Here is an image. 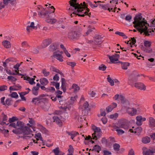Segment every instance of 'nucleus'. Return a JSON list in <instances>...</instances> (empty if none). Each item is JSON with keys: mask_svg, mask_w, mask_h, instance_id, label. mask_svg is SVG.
Listing matches in <instances>:
<instances>
[{"mask_svg": "<svg viewBox=\"0 0 155 155\" xmlns=\"http://www.w3.org/2000/svg\"><path fill=\"white\" fill-rule=\"evenodd\" d=\"M134 21L133 23V26L139 32L140 34L143 33V35L146 36H149L151 31L148 29V26H149L147 20L144 18H143L141 14L139 13L134 18Z\"/></svg>", "mask_w": 155, "mask_h": 155, "instance_id": "obj_1", "label": "nucleus"}, {"mask_svg": "<svg viewBox=\"0 0 155 155\" xmlns=\"http://www.w3.org/2000/svg\"><path fill=\"white\" fill-rule=\"evenodd\" d=\"M81 35L80 30H71L68 34V38L71 40L75 41L78 39Z\"/></svg>", "mask_w": 155, "mask_h": 155, "instance_id": "obj_2", "label": "nucleus"}, {"mask_svg": "<svg viewBox=\"0 0 155 155\" xmlns=\"http://www.w3.org/2000/svg\"><path fill=\"white\" fill-rule=\"evenodd\" d=\"M76 1L77 0H74V1L72 2L71 1L69 2L71 6H72L74 9H77L76 11H74L72 13L73 14L76 15L77 12H83V10H81V9L82 8V7L83 6L82 3H81L79 4L78 3H76Z\"/></svg>", "mask_w": 155, "mask_h": 155, "instance_id": "obj_3", "label": "nucleus"}, {"mask_svg": "<svg viewBox=\"0 0 155 155\" xmlns=\"http://www.w3.org/2000/svg\"><path fill=\"white\" fill-rule=\"evenodd\" d=\"M20 129L18 128L17 129H13L12 132L17 134H20L23 133L24 134L28 135L31 132V129L29 127H26L24 128Z\"/></svg>", "mask_w": 155, "mask_h": 155, "instance_id": "obj_4", "label": "nucleus"}, {"mask_svg": "<svg viewBox=\"0 0 155 155\" xmlns=\"http://www.w3.org/2000/svg\"><path fill=\"white\" fill-rule=\"evenodd\" d=\"M92 129L94 132L92 134V139L97 140L100 137L99 134L101 133V129L99 127L93 125H92Z\"/></svg>", "mask_w": 155, "mask_h": 155, "instance_id": "obj_5", "label": "nucleus"}, {"mask_svg": "<svg viewBox=\"0 0 155 155\" xmlns=\"http://www.w3.org/2000/svg\"><path fill=\"white\" fill-rule=\"evenodd\" d=\"M83 5L82 4L83 6L82 7V9L81 10H83V12L79 13L80 14L77 13L76 15H78L79 16L84 17L85 15H87L89 17H90V15L91 14V13H88V12H89V9L87 8L86 5V3L85 2H83Z\"/></svg>", "mask_w": 155, "mask_h": 155, "instance_id": "obj_6", "label": "nucleus"}, {"mask_svg": "<svg viewBox=\"0 0 155 155\" xmlns=\"http://www.w3.org/2000/svg\"><path fill=\"white\" fill-rule=\"evenodd\" d=\"M89 104L87 101H86L83 104L82 107V113L84 115H87L88 113L90 110V108L89 107Z\"/></svg>", "mask_w": 155, "mask_h": 155, "instance_id": "obj_7", "label": "nucleus"}, {"mask_svg": "<svg viewBox=\"0 0 155 155\" xmlns=\"http://www.w3.org/2000/svg\"><path fill=\"white\" fill-rule=\"evenodd\" d=\"M134 86L138 89L141 90L145 91L146 89V86L142 83H135Z\"/></svg>", "mask_w": 155, "mask_h": 155, "instance_id": "obj_8", "label": "nucleus"}, {"mask_svg": "<svg viewBox=\"0 0 155 155\" xmlns=\"http://www.w3.org/2000/svg\"><path fill=\"white\" fill-rule=\"evenodd\" d=\"M110 61L113 63H115V62L118 61V58L119 57V55L118 54H115L112 56H108Z\"/></svg>", "mask_w": 155, "mask_h": 155, "instance_id": "obj_9", "label": "nucleus"}, {"mask_svg": "<svg viewBox=\"0 0 155 155\" xmlns=\"http://www.w3.org/2000/svg\"><path fill=\"white\" fill-rule=\"evenodd\" d=\"M127 111V113L131 116L135 115L137 112L136 109L134 108L128 107Z\"/></svg>", "mask_w": 155, "mask_h": 155, "instance_id": "obj_10", "label": "nucleus"}, {"mask_svg": "<svg viewBox=\"0 0 155 155\" xmlns=\"http://www.w3.org/2000/svg\"><path fill=\"white\" fill-rule=\"evenodd\" d=\"M61 88L63 92H64L66 90L67 83L65 80L64 78H61Z\"/></svg>", "mask_w": 155, "mask_h": 155, "instance_id": "obj_11", "label": "nucleus"}, {"mask_svg": "<svg viewBox=\"0 0 155 155\" xmlns=\"http://www.w3.org/2000/svg\"><path fill=\"white\" fill-rule=\"evenodd\" d=\"M102 42V38L101 36L99 35H96L94 40L95 44L96 45H98L100 44Z\"/></svg>", "mask_w": 155, "mask_h": 155, "instance_id": "obj_12", "label": "nucleus"}, {"mask_svg": "<svg viewBox=\"0 0 155 155\" xmlns=\"http://www.w3.org/2000/svg\"><path fill=\"white\" fill-rule=\"evenodd\" d=\"M53 56L54 58H56L60 61L62 62L63 61V57L61 54H56L54 53Z\"/></svg>", "mask_w": 155, "mask_h": 155, "instance_id": "obj_13", "label": "nucleus"}, {"mask_svg": "<svg viewBox=\"0 0 155 155\" xmlns=\"http://www.w3.org/2000/svg\"><path fill=\"white\" fill-rule=\"evenodd\" d=\"M66 133L68 135L71 136V138L72 140L77 134H78V133L76 131H71L69 132L68 131H66Z\"/></svg>", "mask_w": 155, "mask_h": 155, "instance_id": "obj_14", "label": "nucleus"}, {"mask_svg": "<svg viewBox=\"0 0 155 155\" xmlns=\"http://www.w3.org/2000/svg\"><path fill=\"white\" fill-rule=\"evenodd\" d=\"M53 119L54 120V121L59 126L62 125V122L58 117L56 116H54L53 117Z\"/></svg>", "mask_w": 155, "mask_h": 155, "instance_id": "obj_15", "label": "nucleus"}, {"mask_svg": "<svg viewBox=\"0 0 155 155\" xmlns=\"http://www.w3.org/2000/svg\"><path fill=\"white\" fill-rule=\"evenodd\" d=\"M58 45L56 43H53L51 45L49 48V50L50 51H53L57 48Z\"/></svg>", "mask_w": 155, "mask_h": 155, "instance_id": "obj_16", "label": "nucleus"}, {"mask_svg": "<svg viewBox=\"0 0 155 155\" xmlns=\"http://www.w3.org/2000/svg\"><path fill=\"white\" fill-rule=\"evenodd\" d=\"M24 123L18 120L17 121L16 123V125L18 127V128L20 129L25 128L27 126L24 127Z\"/></svg>", "mask_w": 155, "mask_h": 155, "instance_id": "obj_17", "label": "nucleus"}, {"mask_svg": "<svg viewBox=\"0 0 155 155\" xmlns=\"http://www.w3.org/2000/svg\"><path fill=\"white\" fill-rule=\"evenodd\" d=\"M2 44L6 48H8L11 47V43L8 41L5 40L4 41H3Z\"/></svg>", "mask_w": 155, "mask_h": 155, "instance_id": "obj_18", "label": "nucleus"}, {"mask_svg": "<svg viewBox=\"0 0 155 155\" xmlns=\"http://www.w3.org/2000/svg\"><path fill=\"white\" fill-rule=\"evenodd\" d=\"M150 138L148 136H146L142 138V142L144 143H150Z\"/></svg>", "mask_w": 155, "mask_h": 155, "instance_id": "obj_19", "label": "nucleus"}, {"mask_svg": "<svg viewBox=\"0 0 155 155\" xmlns=\"http://www.w3.org/2000/svg\"><path fill=\"white\" fill-rule=\"evenodd\" d=\"M0 132H1L3 134L5 137H8L9 136V131L8 130H5V129L2 130L0 128Z\"/></svg>", "mask_w": 155, "mask_h": 155, "instance_id": "obj_20", "label": "nucleus"}, {"mask_svg": "<svg viewBox=\"0 0 155 155\" xmlns=\"http://www.w3.org/2000/svg\"><path fill=\"white\" fill-rule=\"evenodd\" d=\"M40 99H41V100L39 101L38 105L41 106L45 105V102L46 101L47 98L45 97H43L42 96H41Z\"/></svg>", "mask_w": 155, "mask_h": 155, "instance_id": "obj_21", "label": "nucleus"}, {"mask_svg": "<svg viewBox=\"0 0 155 155\" xmlns=\"http://www.w3.org/2000/svg\"><path fill=\"white\" fill-rule=\"evenodd\" d=\"M24 80H25L29 81L30 84L32 85L34 84H35V82L34 81L35 80L34 78H31L27 76L26 77H24Z\"/></svg>", "mask_w": 155, "mask_h": 155, "instance_id": "obj_22", "label": "nucleus"}, {"mask_svg": "<svg viewBox=\"0 0 155 155\" xmlns=\"http://www.w3.org/2000/svg\"><path fill=\"white\" fill-rule=\"evenodd\" d=\"M40 82L41 84L44 86L46 85L48 83V81L45 78L41 79L40 80Z\"/></svg>", "mask_w": 155, "mask_h": 155, "instance_id": "obj_23", "label": "nucleus"}, {"mask_svg": "<svg viewBox=\"0 0 155 155\" xmlns=\"http://www.w3.org/2000/svg\"><path fill=\"white\" fill-rule=\"evenodd\" d=\"M149 124L152 127L155 126V120L153 117H149Z\"/></svg>", "mask_w": 155, "mask_h": 155, "instance_id": "obj_24", "label": "nucleus"}, {"mask_svg": "<svg viewBox=\"0 0 155 155\" xmlns=\"http://www.w3.org/2000/svg\"><path fill=\"white\" fill-rule=\"evenodd\" d=\"M41 97V96H39L38 97L33 98L32 101V102L34 103L35 104H36L37 103L38 104V105L39 101L41 100V99H40Z\"/></svg>", "mask_w": 155, "mask_h": 155, "instance_id": "obj_25", "label": "nucleus"}, {"mask_svg": "<svg viewBox=\"0 0 155 155\" xmlns=\"http://www.w3.org/2000/svg\"><path fill=\"white\" fill-rule=\"evenodd\" d=\"M130 65V63L128 62H124L121 64V67L123 69L126 70L127 69V67Z\"/></svg>", "mask_w": 155, "mask_h": 155, "instance_id": "obj_26", "label": "nucleus"}, {"mask_svg": "<svg viewBox=\"0 0 155 155\" xmlns=\"http://www.w3.org/2000/svg\"><path fill=\"white\" fill-rule=\"evenodd\" d=\"M101 150V148L100 146L97 145H95L93 149L92 150L93 151L94 150L97 152L99 153Z\"/></svg>", "mask_w": 155, "mask_h": 155, "instance_id": "obj_27", "label": "nucleus"}, {"mask_svg": "<svg viewBox=\"0 0 155 155\" xmlns=\"http://www.w3.org/2000/svg\"><path fill=\"white\" fill-rule=\"evenodd\" d=\"M143 153L144 155H154L150 149H148L143 151Z\"/></svg>", "mask_w": 155, "mask_h": 155, "instance_id": "obj_28", "label": "nucleus"}, {"mask_svg": "<svg viewBox=\"0 0 155 155\" xmlns=\"http://www.w3.org/2000/svg\"><path fill=\"white\" fill-rule=\"evenodd\" d=\"M107 81L110 83V85L112 86L114 85V82L113 80L111 79V78L110 77V76L109 75H108L107 76Z\"/></svg>", "mask_w": 155, "mask_h": 155, "instance_id": "obj_29", "label": "nucleus"}, {"mask_svg": "<svg viewBox=\"0 0 155 155\" xmlns=\"http://www.w3.org/2000/svg\"><path fill=\"white\" fill-rule=\"evenodd\" d=\"M110 7H111V6H109L108 5H101V8H102L104 10H107V9L109 12L110 11Z\"/></svg>", "mask_w": 155, "mask_h": 155, "instance_id": "obj_30", "label": "nucleus"}, {"mask_svg": "<svg viewBox=\"0 0 155 155\" xmlns=\"http://www.w3.org/2000/svg\"><path fill=\"white\" fill-rule=\"evenodd\" d=\"M53 152L54 154V155H61L59 154V153L60 152L59 150V147H57L55 149L53 150Z\"/></svg>", "mask_w": 155, "mask_h": 155, "instance_id": "obj_31", "label": "nucleus"}, {"mask_svg": "<svg viewBox=\"0 0 155 155\" xmlns=\"http://www.w3.org/2000/svg\"><path fill=\"white\" fill-rule=\"evenodd\" d=\"M46 21L48 23L53 24L56 22L57 20L55 18H48L46 20Z\"/></svg>", "mask_w": 155, "mask_h": 155, "instance_id": "obj_32", "label": "nucleus"}, {"mask_svg": "<svg viewBox=\"0 0 155 155\" xmlns=\"http://www.w3.org/2000/svg\"><path fill=\"white\" fill-rule=\"evenodd\" d=\"M116 127L117 128L116 130V131H117L118 135H121L124 133V130L121 129H118V127Z\"/></svg>", "mask_w": 155, "mask_h": 155, "instance_id": "obj_33", "label": "nucleus"}, {"mask_svg": "<svg viewBox=\"0 0 155 155\" xmlns=\"http://www.w3.org/2000/svg\"><path fill=\"white\" fill-rule=\"evenodd\" d=\"M115 34L116 35H118L120 36L123 37L124 38H127V37L123 32L119 31H117L115 32Z\"/></svg>", "mask_w": 155, "mask_h": 155, "instance_id": "obj_34", "label": "nucleus"}, {"mask_svg": "<svg viewBox=\"0 0 155 155\" xmlns=\"http://www.w3.org/2000/svg\"><path fill=\"white\" fill-rule=\"evenodd\" d=\"M107 67L104 64H102L99 66L98 69L102 71H104L106 70Z\"/></svg>", "mask_w": 155, "mask_h": 155, "instance_id": "obj_35", "label": "nucleus"}, {"mask_svg": "<svg viewBox=\"0 0 155 155\" xmlns=\"http://www.w3.org/2000/svg\"><path fill=\"white\" fill-rule=\"evenodd\" d=\"M72 88L74 89V92L78 91L80 89L79 86L75 84H74L72 86Z\"/></svg>", "mask_w": 155, "mask_h": 155, "instance_id": "obj_36", "label": "nucleus"}, {"mask_svg": "<svg viewBox=\"0 0 155 155\" xmlns=\"http://www.w3.org/2000/svg\"><path fill=\"white\" fill-rule=\"evenodd\" d=\"M113 147L114 149L116 151H118L119 150L120 145L118 143H115L114 144Z\"/></svg>", "mask_w": 155, "mask_h": 155, "instance_id": "obj_37", "label": "nucleus"}, {"mask_svg": "<svg viewBox=\"0 0 155 155\" xmlns=\"http://www.w3.org/2000/svg\"><path fill=\"white\" fill-rule=\"evenodd\" d=\"M142 50L145 52L148 53H150L152 51V49L148 48L147 47H143L142 48Z\"/></svg>", "mask_w": 155, "mask_h": 155, "instance_id": "obj_38", "label": "nucleus"}, {"mask_svg": "<svg viewBox=\"0 0 155 155\" xmlns=\"http://www.w3.org/2000/svg\"><path fill=\"white\" fill-rule=\"evenodd\" d=\"M7 79L12 82H15L17 80V79L15 78L12 76H8Z\"/></svg>", "mask_w": 155, "mask_h": 155, "instance_id": "obj_39", "label": "nucleus"}, {"mask_svg": "<svg viewBox=\"0 0 155 155\" xmlns=\"http://www.w3.org/2000/svg\"><path fill=\"white\" fill-rule=\"evenodd\" d=\"M88 94L90 97H94L96 95L95 92L92 90H90L88 92Z\"/></svg>", "mask_w": 155, "mask_h": 155, "instance_id": "obj_40", "label": "nucleus"}, {"mask_svg": "<svg viewBox=\"0 0 155 155\" xmlns=\"http://www.w3.org/2000/svg\"><path fill=\"white\" fill-rule=\"evenodd\" d=\"M144 44L146 47H149L151 45V43L148 41H144Z\"/></svg>", "mask_w": 155, "mask_h": 155, "instance_id": "obj_41", "label": "nucleus"}, {"mask_svg": "<svg viewBox=\"0 0 155 155\" xmlns=\"http://www.w3.org/2000/svg\"><path fill=\"white\" fill-rule=\"evenodd\" d=\"M69 149H68V151L69 154H72L74 152V149L72 146L70 145L69 146Z\"/></svg>", "mask_w": 155, "mask_h": 155, "instance_id": "obj_42", "label": "nucleus"}, {"mask_svg": "<svg viewBox=\"0 0 155 155\" xmlns=\"http://www.w3.org/2000/svg\"><path fill=\"white\" fill-rule=\"evenodd\" d=\"M120 127L121 128H123L125 129H127L128 128V125L124 123H123L120 125Z\"/></svg>", "mask_w": 155, "mask_h": 155, "instance_id": "obj_43", "label": "nucleus"}, {"mask_svg": "<svg viewBox=\"0 0 155 155\" xmlns=\"http://www.w3.org/2000/svg\"><path fill=\"white\" fill-rule=\"evenodd\" d=\"M10 96H11L12 97L16 98L18 97V95L16 92H13L10 95Z\"/></svg>", "mask_w": 155, "mask_h": 155, "instance_id": "obj_44", "label": "nucleus"}, {"mask_svg": "<svg viewBox=\"0 0 155 155\" xmlns=\"http://www.w3.org/2000/svg\"><path fill=\"white\" fill-rule=\"evenodd\" d=\"M42 73L45 77L48 76L49 74V72L47 71L46 69H44L43 70Z\"/></svg>", "mask_w": 155, "mask_h": 155, "instance_id": "obj_45", "label": "nucleus"}, {"mask_svg": "<svg viewBox=\"0 0 155 155\" xmlns=\"http://www.w3.org/2000/svg\"><path fill=\"white\" fill-rule=\"evenodd\" d=\"M67 64L68 65L71 66L72 68L75 66L76 64L75 62L69 61L67 62Z\"/></svg>", "mask_w": 155, "mask_h": 155, "instance_id": "obj_46", "label": "nucleus"}, {"mask_svg": "<svg viewBox=\"0 0 155 155\" xmlns=\"http://www.w3.org/2000/svg\"><path fill=\"white\" fill-rule=\"evenodd\" d=\"M131 76L133 77L136 78L140 76V75L136 71H133L131 74Z\"/></svg>", "mask_w": 155, "mask_h": 155, "instance_id": "obj_47", "label": "nucleus"}, {"mask_svg": "<svg viewBox=\"0 0 155 155\" xmlns=\"http://www.w3.org/2000/svg\"><path fill=\"white\" fill-rule=\"evenodd\" d=\"M112 105H110L108 106L106 108V110L107 112L108 113L109 112H110L112 111V110L113 109V108H112Z\"/></svg>", "mask_w": 155, "mask_h": 155, "instance_id": "obj_48", "label": "nucleus"}, {"mask_svg": "<svg viewBox=\"0 0 155 155\" xmlns=\"http://www.w3.org/2000/svg\"><path fill=\"white\" fill-rule=\"evenodd\" d=\"M118 116V114L115 113L114 114H111L109 116V117L111 119L116 118Z\"/></svg>", "mask_w": 155, "mask_h": 155, "instance_id": "obj_49", "label": "nucleus"}, {"mask_svg": "<svg viewBox=\"0 0 155 155\" xmlns=\"http://www.w3.org/2000/svg\"><path fill=\"white\" fill-rule=\"evenodd\" d=\"M55 91L54 87H52L48 88V91L47 92H54Z\"/></svg>", "mask_w": 155, "mask_h": 155, "instance_id": "obj_50", "label": "nucleus"}, {"mask_svg": "<svg viewBox=\"0 0 155 155\" xmlns=\"http://www.w3.org/2000/svg\"><path fill=\"white\" fill-rule=\"evenodd\" d=\"M8 124H6V122L4 121H1L0 120V125H1V126H0V128H3L4 126V125H8Z\"/></svg>", "mask_w": 155, "mask_h": 155, "instance_id": "obj_51", "label": "nucleus"}, {"mask_svg": "<svg viewBox=\"0 0 155 155\" xmlns=\"http://www.w3.org/2000/svg\"><path fill=\"white\" fill-rule=\"evenodd\" d=\"M2 116L3 117L2 120L3 121H5L8 120V117L6 115H5L3 112L2 114Z\"/></svg>", "mask_w": 155, "mask_h": 155, "instance_id": "obj_52", "label": "nucleus"}, {"mask_svg": "<svg viewBox=\"0 0 155 155\" xmlns=\"http://www.w3.org/2000/svg\"><path fill=\"white\" fill-rule=\"evenodd\" d=\"M132 18L131 16L130 15H127L125 17V19L127 21L130 22L131 19Z\"/></svg>", "mask_w": 155, "mask_h": 155, "instance_id": "obj_53", "label": "nucleus"}, {"mask_svg": "<svg viewBox=\"0 0 155 155\" xmlns=\"http://www.w3.org/2000/svg\"><path fill=\"white\" fill-rule=\"evenodd\" d=\"M120 98L121 102L122 103L124 104L125 103L126 101V99L122 95H120Z\"/></svg>", "mask_w": 155, "mask_h": 155, "instance_id": "obj_54", "label": "nucleus"}, {"mask_svg": "<svg viewBox=\"0 0 155 155\" xmlns=\"http://www.w3.org/2000/svg\"><path fill=\"white\" fill-rule=\"evenodd\" d=\"M56 99L57 98L58 100L59 101V102L60 103L61 101H62V100L61 99L62 97H63L62 96H61L60 95L56 94Z\"/></svg>", "mask_w": 155, "mask_h": 155, "instance_id": "obj_55", "label": "nucleus"}, {"mask_svg": "<svg viewBox=\"0 0 155 155\" xmlns=\"http://www.w3.org/2000/svg\"><path fill=\"white\" fill-rule=\"evenodd\" d=\"M53 80L54 81H57L59 80V78L58 74H56L53 78Z\"/></svg>", "mask_w": 155, "mask_h": 155, "instance_id": "obj_56", "label": "nucleus"}, {"mask_svg": "<svg viewBox=\"0 0 155 155\" xmlns=\"http://www.w3.org/2000/svg\"><path fill=\"white\" fill-rule=\"evenodd\" d=\"M7 87L5 85L0 86V91H4L7 89Z\"/></svg>", "mask_w": 155, "mask_h": 155, "instance_id": "obj_57", "label": "nucleus"}, {"mask_svg": "<svg viewBox=\"0 0 155 155\" xmlns=\"http://www.w3.org/2000/svg\"><path fill=\"white\" fill-rule=\"evenodd\" d=\"M92 29L94 30L95 29L93 27L91 28H89L88 29L86 33V34L87 35H88L89 34H90L92 31H93Z\"/></svg>", "mask_w": 155, "mask_h": 155, "instance_id": "obj_58", "label": "nucleus"}, {"mask_svg": "<svg viewBox=\"0 0 155 155\" xmlns=\"http://www.w3.org/2000/svg\"><path fill=\"white\" fill-rule=\"evenodd\" d=\"M16 118H17L15 117H12L9 118V121L10 123L13 122L17 120Z\"/></svg>", "mask_w": 155, "mask_h": 155, "instance_id": "obj_59", "label": "nucleus"}, {"mask_svg": "<svg viewBox=\"0 0 155 155\" xmlns=\"http://www.w3.org/2000/svg\"><path fill=\"white\" fill-rule=\"evenodd\" d=\"M5 104H6L8 106H10L11 104V100L9 98H7L5 101Z\"/></svg>", "mask_w": 155, "mask_h": 155, "instance_id": "obj_60", "label": "nucleus"}, {"mask_svg": "<svg viewBox=\"0 0 155 155\" xmlns=\"http://www.w3.org/2000/svg\"><path fill=\"white\" fill-rule=\"evenodd\" d=\"M22 47H27L28 46L27 42L26 41H23L21 44Z\"/></svg>", "mask_w": 155, "mask_h": 155, "instance_id": "obj_61", "label": "nucleus"}, {"mask_svg": "<svg viewBox=\"0 0 155 155\" xmlns=\"http://www.w3.org/2000/svg\"><path fill=\"white\" fill-rule=\"evenodd\" d=\"M51 42L50 40H46L45 41L44 43H45V47H47L48 45H49L51 43Z\"/></svg>", "mask_w": 155, "mask_h": 155, "instance_id": "obj_62", "label": "nucleus"}, {"mask_svg": "<svg viewBox=\"0 0 155 155\" xmlns=\"http://www.w3.org/2000/svg\"><path fill=\"white\" fill-rule=\"evenodd\" d=\"M104 155H109L111 154L110 152L107 150H104L103 151Z\"/></svg>", "mask_w": 155, "mask_h": 155, "instance_id": "obj_63", "label": "nucleus"}, {"mask_svg": "<svg viewBox=\"0 0 155 155\" xmlns=\"http://www.w3.org/2000/svg\"><path fill=\"white\" fill-rule=\"evenodd\" d=\"M150 136L152 140H155V133L150 134Z\"/></svg>", "mask_w": 155, "mask_h": 155, "instance_id": "obj_64", "label": "nucleus"}]
</instances>
